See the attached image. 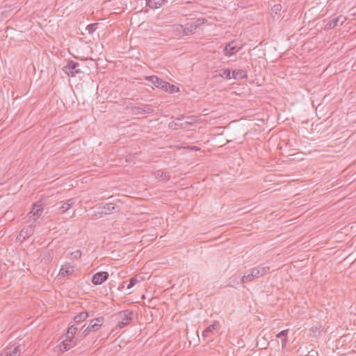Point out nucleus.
Here are the masks:
<instances>
[{"label":"nucleus","instance_id":"6ab92c4d","mask_svg":"<svg viewBox=\"0 0 356 356\" xmlns=\"http://www.w3.org/2000/svg\"><path fill=\"white\" fill-rule=\"evenodd\" d=\"M34 232V227L33 226H29L27 227L23 228L20 233L19 236L23 237L24 239H26L33 235Z\"/></svg>","mask_w":356,"mask_h":356},{"label":"nucleus","instance_id":"473e14b6","mask_svg":"<svg viewBox=\"0 0 356 356\" xmlns=\"http://www.w3.org/2000/svg\"><path fill=\"white\" fill-rule=\"evenodd\" d=\"M207 22V19H205V18H197L196 19V21L195 22H193L195 24V26L196 27V29H197L198 27H200L201 25L205 24Z\"/></svg>","mask_w":356,"mask_h":356},{"label":"nucleus","instance_id":"aec40b11","mask_svg":"<svg viewBox=\"0 0 356 356\" xmlns=\"http://www.w3.org/2000/svg\"><path fill=\"white\" fill-rule=\"evenodd\" d=\"M165 0H146L147 6L152 9L160 8L165 2Z\"/></svg>","mask_w":356,"mask_h":356},{"label":"nucleus","instance_id":"39448f33","mask_svg":"<svg viewBox=\"0 0 356 356\" xmlns=\"http://www.w3.org/2000/svg\"><path fill=\"white\" fill-rule=\"evenodd\" d=\"M120 316L122 320L118 323V327L119 328H122L130 323L133 317V312L129 309L124 310L120 312Z\"/></svg>","mask_w":356,"mask_h":356},{"label":"nucleus","instance_id":"1a4fd4ad","mask_svg":"<svg viewBox=\"0 0 356 356\" xmlns=\"http://www.w3.org/2000/svg\"><path fill=\"white\" fill-rule=\"evenodd\" d=\"M145 80L150 81L155 87L158 88H161L164 91V89H166V86L168 82L163 81V79L159 78L156 76H147L145 77Z\"/></svg>","mask_w":356,"mask_h":356},{"label":"nucleus","instance_id":"20e7f679","mask_svg":"<svg viewBox=\"0 0 356 356\" xmlns=\"http://www.w3.org/2000/svg\"><path fill=\"white\" fill-rule=\"evenodd\" d=\"M63 70L67 74L74 76L78 74L83 73L79 68V63L74 60H68L67 65L64 67Z\"/></svg>","mask_w":356,"mask_h":356},{"label":"nucleus","instance_id":"9b49d317","mask_svg":"<svg viewBox=\"0 0 356 356\" xmlns=\"http://www.w3.org/2000/svg\"><path fill=\"white\" fill-rule=\"evenodd\" d=\"M77 338L66 336L65 339L60 343V348L62 350L67 351L77 344Z\"/></svg>","mask_w":356,"mask_h":356},{"label":"nucleus","instance_id":"a878e982","mask_svg":"<svg viewBox=\"0 0 356 356\" xmlns=\"http://www.w3.org/2000/svg\"><path fill=\"white\" fill-rule=\"evenodd\" d=\"M79 325H72L68 327L67 332L66 333V336H70V337H74L75 333L79 329Z\"/></svg>","mask_w":356,"mask_h":356},{"label":"nucleus","instance_id":"72a5a7b5","mask_svg":"<svg viewBox=\"0 0 356 356\" xmlns=\"http://www.w3.org/2000/svg\"><path fill=\"white\" fill-rule=\"evenodd\" d=\"M71 255L72 257V259L77 260V259H80L81 257V251L79 250H77L72 252Z\"/></svg>","mask_w":356,"mask_h":356},{"label":"nucleus","instance_id":"f8f14e48","mask_svg":"<svg viewBox=\"0 0 356 356\" xmlns=\"http://www.w3.org/2000/svg\"><path fill=\"white\" fill-rule=\"evenodd\" d=\"M255 278H259L270 273V268L268 266L259 265L250 269Z\"/></svg>","mask_w":356,"mask_h":356},{"label":"nucleus","instance_id":"412c9836","mask_svg":"<svg viewBox=\"0 0 356 356\" xmlns=\"http://www.w3.org/2000/svg\"><path fill=\"white\" fill-rule=\"evenodd\" d=\"M254 279L256 278L254 277V275L252 273V270H249L245 273L244 275L241 279V283L243 284L245 282H250L253 281Z\"/></svg>","mask_w":356,"mask_h":356},{"label":"nucleus","instance_id":"4c0bfd02","mask_svg":"<svg viewBox=\"0 0 356 356\" xmlns=\"http://www.w3.org/2000/svg\"><path fill=\"white\" fill-rule=\"evenodd\" d=\"M209 332H204V330L202 332V336L207 337Z\"/></svg>","mask_w":356,"mask_h":356},{"label":"nucleus","instance_id":"4be33fe9","mask_svg":"<svg viewBox=\"0 0 356 356\" xmlns=\"http://www.w3.org/2000/svg\"><path fill=\"white\" fill-rule=\"evenodd\" d=\"M287 334L288 330H284L277 334L276 337L280 338L282 340V348H285L287 342Z\"/></svg>","mask_w":356,"mask_h":356},{"label":"nucleus","instance_id":"e433bc0d","mask_svg":"<svg viewBox=\"0 0 356 356\" xmlns=\"http://www.w3.org/2000/svg\"><path fill=\"white\" fill-rule=\"evenodd\" d=\"M184 118H185L184 115H181V116H180V117L177 118L176 120H177V121H181V120H183V119H184Z\"/></svg>","mask_w":356,"mask_h":356},{"label":"nucleus","instance_id":"2eb2a0df","mask_svg":"<svg viewBox=\"0 0 356 356\" xmlns=\"http://www.w3.org/2000/svg\"><path fill=\"white\" fill-rule=\"evenodd\" d=\"M286 11V8L283 9L282 6L280 3L275 4L271 7V15L273 18L276 16L277 18L282 17V13H284Z\"/></svg>","mask_w":356,"mask_h":356},{"label":"nucleus","instance_id":"5701e85b","mask_svg":"<svg viewBox=\"0 0 356 356\" xmlns=\"http://www.w3.org/2000/svg\"><path fill=\"white\" fill-rule=\"evenodd\" d=\"M88 313L86 312H80L74 317V321L79 325L88 317Z\"/></svg>","mask_w":356,"mask_h":356},{"label":"nucleus","instance_id":"4468645a","mask_svg":"<svg viewBox=\"0 0 356 356\" xmlns=\"http://www.w3.org/2000/svg\"><path fill=\"white\" fill-rule=\"evenodd\" d=\"M43 207L40 204H34L32 210L30 212L31 216L30 218L35 222L38 218L42 215L43 212Z\"/></svg>","mask_w":356,"mask_h":356},{"label":"nucleus","instance_id":"423d86ee","mask_svg":"<svg viewBox=\"0 0 356 356\" xmlns=\"http://www.w3.org/2000/svg\"><path fill=\"white\" fill-rule=\"evenodd\" d=\"M241 47H238L237 45V42L236 40H232L231 42L226 44L222 52L223 54L227 57H230L235 54H236Z\"/></svg>","mask_w":356,"mask_h":356},{"label":"nucleus","instance_id":"f3484780","mask_svg":"<svg viewBox=\"0 0 356 356\" xmlns=\"http://www.w3.org/2000/svg\"><path fill=\"white\" fill-rule=\"evenodd\" d=\"M232 78L236 80L246 79L247 72L244 70H235L232 72Z\"/></svg>","mask_w":356,"mask_h":356},{"label":"nucleus","instance_id":"0eeeda50","mask_svg":"<svg viewBox=\"0 0 356 356\" xmlns=\"http://www.w3.org/2000/svg\"><path fill=\"white\" fill-rule=\"evenodd\" d=\"M74 203V198H70L65 202H60L55 204V210L57 211L59 213H64L70 208H72Z\"/></svg>","mask_w":356,"mask_h":356},{"label":"nucleus","instance_id":"f03ea898","mask_svg":"<svg viewBox=\"0 0 356 356\" xmlns=\"http://www.w3.org/2000/svg\"><path fill=\"white\" fill-rule=\"evenodd\" d=\"M100 213L104 215H110L120 212L121 207L114 202H110L102 204L99 207Z\"/></svg>","mask_w":356,"mask_h":356},{"label":"nucleus","instance_id":"dca6fc26","mask_svg":"<svg viewBox=\"0 0 356 356\" xmlns=\"http://www.w3.org/2000/svg\"><path fill=\"white\" fill-rule=\"evenodd\" d=\"M74 266L67 263L61 266L59 275L63 277L71 275L74 273Z\"/></svg>","mask_w":356,"mask_h":356},{"label":"nucleus","instance_id":"393cba45","mask_svg":"<svg viewBox=\"0 0 356 356\" xmlns=\"http://www.w3.org/2000/svg\"><path fill=\"white\" fill-rule=\"evenodd\" d=\"M220 327V325L219 322L214 321L211 325H210L206 330H204V332L213 333L214 331L217 332Z\"/></svg>","mask_w":356,"mask_h":356},{"label":"nucleus","instance_id":"c85d7f7f","mask_svg":"<svg viewBox=\"0 0 356 356\" xmlns=\"http://www.w3.org/2000/svg\"><path fill=\"white\" fill-rule=\"evenodd\" d=\"M169 128L177 130L178 129H185L186 126L184 125V122L178 123L175 122H172L169 124Z\"/></svg>","mask_w":356,"mask_h":356},{"label":"nucleus","instance_id":"2f4dec72","mask_svg":"<svg viewBox=\"0 0 356 356\" xmlns=\"http://www.w3.org/2000/svg\"><path fill=\"white\" fill-rule=\"evenodd\" d=\"M186 118L187 119V120L184 122L186 127L188 125H193L194 123L195 122V118L193 115L186 116Z\"/></svg>","mask_w":356,"mask_h":356},{"label":"nucleus","instance_id":"a211bd4d","mask_svg":"<svg viewBox=\"0 0 356 356\" xmlns=\"http://www.w3.org/2000/svg\"><path fill=\"white\" fill-rule=\"evenodd\" d=\"M196 27L194 23H187L184 27V36L191 35L196 33Z\"/></svg>","mask_w":356,"mask_h":356},{"label":"nucleus","instance_id":"cd10ccee","mask_svg":"<svg viewBox=\"0 0 356 356\" xmlns=\"http://www.w3.org/2000/svg\"><path fill=\"white\" fill-rule=\"evenodd\" d=\"M165 92H168L170 94H172L174 92H177L179 91V89L178 87L175 86V85H172L170 83L168 82L166 89H164Z\"/></svg>","mask_w":356,"mask_h":356},{"label":"nucleus","instance_id":"f257e3e1","mask_svg":"<svg viewBox=\"0 0 356 356\" xmlns=\"http://www.w3.org/2000/svg\"><path fill=\"white\" fill-rule=\"evenodd\" d=\"M104 321L103 317L97 318L90 321V324L83 330L80 334L79 333V338H83L87 336L91 331L97 330L102 325Z\"/></svg>","mask_w":356,"mask_h":356},{"label":"nucleus","instance_id":"b1692460","mask_svg":"<svg viewBox=\"0 0 356 356\" xmlns=\"http://www.w3.org/2000/svg\"><path fill=\"white\" fill-rule=\"evenodd\" d=\"M155 177L162 181H168L170 179V176L166 172H163L162 170H157L155 172Z\"/></svg>","mask_w":356,"mask_h":356},{"label":"nucleus","instance_id":"ddd939ff","mask_svg":"<svg viewBox=\"0 0 356 356\" xmlns=\"http://www.w3.org/2000/svg\"><path fill=\"white\" fill-rule=\"evenodd\" d=\"M132 111L135 114H150L154 113V109L150 105L145 104L140 106H134L132 108Z\"/></svg>","mask_w":356,"mask_h":356},{"label":"nucleus","instance_id":"6e6552de","mask_svg":"<svg viewBox=\"0 0 356 356\" xmlns=\"http://www.w3.org/2000/svg\"><path fill=\"white\" fill-rule=\"evenodd\" d=\"M21 348L19 345L11 344L7 346L1 353L0 356H20Z\"/></svg>","mask_w":356,"mask_h":356},{"label":"nucleus","instance_id":"f704fd0d","mask_svg":"<svg viewBox=\"0 0 356 356\" xmlns=\"http://www.w3.org/2000/svg\"><path fill=\"white\" fill-rule=\"evenodd\" d=\"M241 283V280H238L237 278H234L232 280L229 282V283L227 284V286L234 287L236 285H238Z\"/></svg>","mask_w":356,"mask_h":356},{"label":"nucleus","instance_id":"58836bf2","mask_svg":"<svg viewBox=\"0 0 356 356\" xmlns=\"http://www.w3.org/2000/svg\"><path fill=\"white\" fill-rule=\"evenodd\" d=\"M311 330H312L313 332H316V330H317V328H316V327H315V328H314V327H312V328H311Z\"/></svg>","mask_w":356,"mask_h":356},{"label":"nucleus","instance_id":"bb28decb","mask_svg":"<svg viewBox=\"0 0 356 356\" xmlns=\"http://www.w3.org/2000/svg\"><path fill=\"white\" fill-rule=\"evenodd\" d=\"M173 31L178 36H184V26L181 24H176L173 26Z\"/></svg>","mask_w":356,"mask_h":356},{"label":"nucleus","instance_id":"c9c22d12","mask_svg":"<svg viewBox=\"0 0 356 356\" xmlns=\"http://www.w3.org/2000/svg\"><path fill=\"white\" fill-rule=\"evenodd\" d=\"M95 26H96V24H90L88 25V26L86 27V29L89 34H92L95 32V31L96 30Z\"/></svg>","mask_w":356,"mask_h":356},{"label":"nucleus","instance_id":"7ed1b4c3","mask_svg":"<svg viewBox=\"0 0 356 356\" xmlns=\"http://www.w3.org/2000/svg\"><path fill=\"white\" fill-rule=\"evenodd\" d=\"M346 17L343 15L332 17L327 20V22L324 26V30L327 31L334 29L339 24L342 25L346 21Z\"/></svg>","mask_w":356,"mask_h":356},{"label":"nucleus","instance_id":"9d476101","mask_svg":"<svg viewBox=\"0 0 356 356\" xmlns=\"http://www.w3.org/2000/svg\"><path fill=\"white\" fill-rule=\"evenodd\" d=\"M108 272H98L92 275L91 282L94 285H100L108 280Z\"/></svg>","mask_w":356,"mask_h":356},{"label":"nucleus","instance_id":"c756f323","mask_svg":"<svg viewBox=\"0 0 356 356\" xmlns=\"http://www.w3.org/2000/svg\"><path fill=\"white\" fill-rule=\"evenodd\" d=\"M231 71L229 69H222L220 70L219 75L222 77L225 76V79H231Z\"/></svg>","mask_w":356,"mask_h":356},{"label":"nucleus","instance_id":"7c9ffc66","mask_svg":"<svg viewBox=\"0 0 356 356\" xmlns=\"http://www.w3.org/2000/svg\"><path fill=\"white\" fill-rule=\"evenodd\" d=\"M138 275H136L135 277H131L129 280V284L127 286V289H130L132 288L136 283L139 282L140 280L138 279Z\"/></svg>","mask_w":356,"mask_h":356}]
</instances>
